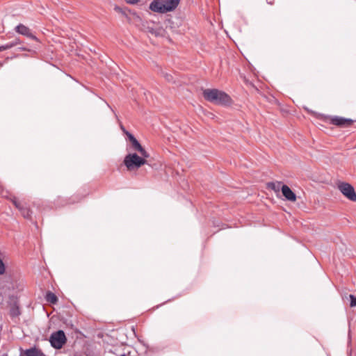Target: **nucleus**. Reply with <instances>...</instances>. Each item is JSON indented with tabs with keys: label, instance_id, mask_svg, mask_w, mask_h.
<instances>
[{
	"label": "nucleus",
	"instance_id": "1",
	"mask_svg": "<svg viewBox=\"0 0 356 356\" xmlns=\"http://www.w3.org/2000/svg\"><path fill=\"white\" fill-rule=\"evenodd\" d=\"M202 95L207 101L214 104L227 106L232 102L231 97L227 93L218 89H204Z\"/></svg>",
	"mask_w": 356,
	"mask_h": 356
},
{
	"label": "nucleus",
	"instance_id": "2",
	"mask_svg": "<svg viewBox=\"0 0 356 356\" xmlns=\"http://www.w3.org/2000/svg\"><path fill=\"white\" fill-rule=\"evenodd\" d=\"M123 162L127 170L132 171L147 163V160L141 155L140 156L136 153H131L126 155Z\"/></svg>",
	"mask_w": 356,
	"mask_h": 356
},
{
	"label": "nucleus",
	"instance_id": "3",
	"mask_svg": "<svg viewBox=\"0 0 356 356\" xmlns=\"http://www.w3.org/2000/svg\"><path fill=\"white\" fill-rule=\"evenodd\" d=\"M67 341L65 332L63 330H58L53 332L49 337V342L51 346L56 349H60Z\"/></svg>",
	"mask_w": 356,
	"mask_h": 356
},
{
	"label": "nucleus",
	"instance_id": "4",
	"mask_svg": "<svg viewBox=\"0 0 356 356\" xmlns=\"http://www.w3.org/2000/svg\"><path fill=\"white\" fill-rule=\"evenodd\" d=\"M338 188L348 200L353 202L356 201V193L350 184L342 182L339 184Z\"/></svg>",
	"mask_w": 356,
	"mask_h": 356
},
{
	"label": "nucleus",
	"instance_id": "5",
	"mask_svg": "<svg viewBox=\"0 0 356 356\" xmlns=\"http://www.w3.org/2000/svg\"><path fill=\"white\" fill-rule=\"evenodd\" d=\"M126 135L128 137L129 141L131 143V146L134 150L137 151L140 153V154L144 158H148L149 154L142 147L140 143L136 140V138L129 131H126Z\"/></svg>",
	"mask_w": 356,
	"mask_h": 356
},
{
	"label": "nucleus",
	"instance_id": "6",
	"mask_svg": "<svg viewBox=\"0 0 356 356\" xmlns=\"http://www.w3.org/2000/svg\"><path fill=\"white\" fill-rule=\"evenodd\" d=\"M149 9L153 12L162 14L168 13L166 10V7H165L163 0L152 1L149 4Z\"/></svg>",
	"mask_w": 356,
	"mask_h": 356
},
{
	"label": "nucleus",
	"instance_id": "7",
	"mask_svg": "<svg viewBox=\"0 0 356 356\" xmlns=\"http://www.w3.org/2000/svg\"><path fill=\"white\" fill-rule=\"evenodd\" d=\"M331 123L334 125L340 127H350L353 120L348 118H345L343 117L335 116L331 118Z\"/></svg>",
	"mask_w": 356,
	"mask_h": 356
},
{
	"label": "nucleus",
	"instance_id": "8",
	"mask_svg": "<svg viewBox=\"0 0 356 356\" xmlns=\"http://www.w3.org/2000/svg\"><path fill=\"white\" fill-rule=\"evenodd\" d=\"M15 31L21 35H23L30 39H32L33 40H35V41H38V38L36 36H35L31 29L24 26V24H19L18 26H16L15 28Z\"/></svg>",
	"mask_w": 356,
	"mask_h": 356
},
{
	"label": "nucleus",
	"instance_id": "9",
	"mask_svg": "<svg viewBox=\"0 0 356 356\" xmlns=\"http://www.w3.org/2000/svg\"><path fill=\"white\" fill-rule=\"evenodd\" d=\"M282 193L284 197L291 202H295L296 200V194L291 190V188L286 185H282Z\"/></svg>",
	"mask_w": 356,
	"mask_h": 356
},
{
	"label": "nucleus",
	"instance_id": "10",
	"mask_svg": "<svg viewBox=\"0 0 356 356\" xmlns=\"http://www.w3.org/2000/svg\"><path fill=\"white\" fill-rule=\"evenodd\" d=\"M181 0H163L165 7L168 12L175 10L178 6Z\"/></svg>",
	"mask_w": 356,
	"mask_h": 356
},
{
	"label": "nucleus",
	"instance_id": "11",
	"mask_svg": "<svg viewBox=\"0 0 356 356\" xmlns=\"http://www.w3.org/2000/svg\"><path fill=\"white\" fill-rule=\"evenodd\" d=\"M20 314V311L19 308V305L17 302H15L13 304L10 305V315L11 317H17Z\"/></svg>",
	"mask_w": 356,
	"mask_h": 356
},
{
	"label": "nucleus",
	"instance_id": "12",
	"mask_svg": "<svg viewBox=\"0 0 356 356\" xmlns=\"http://www.w3.org/2000/svg\"><path fill=\"white\" fill-rule=\"evenodd\" d=\"M281 184H282V183L280 181L268 182V183H267L266 186H267L268 189H270V190H273V191H275V193H278V192H280V191L282 188Z\"/></svg>",
	"mask_w": 356,
	"mask_h": 356
},
{
	"label": "nucleus",
	"instance_id": "13",
	"mask_svg": "<svg viewBox=\"0 0 356 356\" xmlns=\"http://www.w3.org/2000/svg\"><path fill=\"white\" fill-rule=\"evenodd\" d=\"M45 298L48 302L51 304H56L58 302L57 296L51 291L47 293Z\"/></svg>",
	"mask_w": 356,
	"mask_h": 356
},
{
	"label": "nucleus",
	"instance_id": "14",
	"mask_svg": "<svg viewBox=\"0 0 356 356\" xmlns=\"http://www.w3.org/2000/svg\"><path fill=\"white\" fill-rule=\"evenodd\" d=\"M19 210L20 211L22 215L25 218H29L31 217V211H30L29 209L26 208L22 206V207H20V209Z\"/></svg>",
	"mask_w": 356,
	"mask_h": 356
},
{
	"label": "nucleus",
	"instance_id": "15",
	"mask_svg": "<svg viewBox=\"0 0 356 356\" xmlns=\"http://www.w3.org/2000/svg\"><path fill=\"white\" fill-rule=\"evenodd\" d=\"M114 10H115L116 12H118V13H119L122 14V15L127 16V13H126V10H127V9L123 8H121V7H120V6H117V5H115V6H114Z\"/></svg>",
	"mask_w": 356,
	"mask_h": 356
},
{
	"label": "nucleus",
	"instance_id": "16",
	"mask_svg": "<svg viewBox=\"0 0 356 356\" xmlns=\"http://www.w3.org/2000/svg\"><path fill=\"white\" fill-rule=\"evenodd\" d=\"M349 297L350 299V307H356V297L353 295H350Z\"/></svg>",
	"mask_w": 356,
	"mask_h": 356
},
{
	"label": "nucleus",
	"instance_id": "17",
	"mask_svg": "<svg viewBox=\"0 0 356 356\" xmlns=\"http://www.w3.org/2000/svg\"><path fill=\"white\" fill-rule=\"evenodd\" d=\"M14 45H15V44H14V43H10V44H6V45L1 46V47H0V51H4V50H6V49H10V48H12Z\"/></svg>",
	"mask_w": 356,
	"mask_h": 356
},
{
	"label": "nucleus",
	"instance_id": "18",
	"mask_svg": "<svg viewBox=\"0 0 356 356\" xmlns=\"http://www.w3.org/2000/svg\"><path fill=\"white\" fill-rule=\"evenodd\" d=\"M5 273V266L2 260L0 259V275H3Z\"/></svg>",
	"mask_w": 356,
	"mask_h": 356
},
{
	"label": "nucleus",
	"instance_id": "19",
	"mask_svg": "<svg viewBox=\"0 0 356 356\" xmlns=\"http://www.w3.org/2000/svg\"><path fill=\"white\" fill-rule=\"evenodd\" d=\"M13 204H15V206L17 209H20V207H22V205L21 204V203H20L19 201L16 200H13Z\"/></svg>",
	"mask_w": 356,
	"mask_h": 356
},
{
	"label": "nucleus",
	"instance_id": "20",
	"mask_svg": "<svg viewBox=\"0 0 356 356\" xmlns=\"http://www.w3.org/2000/svg\"><path fill=\"white\" fill-rule=\"evenodd\" d=\"M165 76V79L168 81H172V76L171 74H165L164 75Z\"/></svg>",
	"mask_w": 356,
	"mask_h": 356
},
{
	"label": "nucleus",
	"instance_id": "21",
	"mask_svg": "<svg viewBox=\"0 0 356 356\" xmlns=\"http://www.w3.org/2000/svg\"><path fill=\"white\" fill-rule=\"evenodd\" d=\"M127 3L130 4H136L140 0H125Z\"/></svg>",
	"mask_w": 356,
	"mask_h": 356
},
{
	"label": "nucleus",
	"instance_id": "22",
	"mask_svg": "<svg viewBox=\"0 0 356 356\" xmlns=\"http://www.w3.org/2000/svg\"><path fill=\"white\" fill-rule=\"evenodd\" d=\"M120 127H121V129L122 130V131L126 134V131H127L124 129V127L122 125H121Z\"/></svg>",
	"mask_w": 356,
	"mask_h": 356
}]
</instances>
